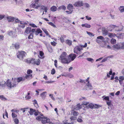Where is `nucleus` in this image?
Here are the masks:
<instances>
[{"instance_id":"nucleus-54","label":"nucleus","mask_w":124,"mask_h":124,"mask_svg":"<svg viewBox=\"0 0 124 124\" xmlns=\"http://www.w3.org/2000/svg\"><path fill=\"white\" fill-rule=\"evenodd\" d=\"M107 101V104L108 105V106H110L111 105V101L110 100L109 101Z\"/></svg>"},{"instance_id":"nucleus-34","label":"nucleus","mask_w":124,"mask_h":124,"mask_svg":"<svg viewBox=\"0 0 124 124\" xmlns=\"http://www.w3.org/2000/svg\"><path fill=\"white\" fill-rule=\"evenodd\" d=\"M33 37V33H31L29 35V36L28 38V39H31Z\"/></svg>"},{"instance_id":"nucleus-29","label":"nucleus","mask_w":124,"mask_h":124,"mask_svg":"<svg viewBox=\"0 0 124 124\" xmlns=\"http://www.w3.org/2000/svg\"><path fill=\"white\" fill-rule=\"evenodd\" d=\"M97 39H99L100 40H104V38L102 36H99L98 37H97Z\"/></svg>"},{"instance_id":"nucleus-60","label":"nucleus","mask_w":124,"mask_h":124,"mask_svg":"<svg viewBox=\"0 0 124 124\" xmlns=\"http://www.w3.org/2000/svg\"><path fill=\"white\" fill-rule=\"evenodd\" d=\"M77 121L79 122H81L83 121L82 119L80 118H78L77 119Z\"/></svg>"},{"instance_id":"nucleus-43","label":"nucleus","mask_w":124,"mask_h":124,"mask_svg":"<svg viewBox=\"0 0 124 124\" xmlns=\"http://www.w3.org/2000/svg\"><path fill=\"white\" fill-rule=\"evenodd\" d=\"M108 31H103L102 34L103 36H105L108 34Z\"/></svg>"},{"instance_id":"nucleus-48","label":"nucleus","mask_w":124,"mask_h":124,"mask_svg":"<svg viewBox=\"0 0 124 124\" xmlns=\"http://www.w3.org/2000/svg\"><path fill=\"white\" fill-rule=\"evenodd\" d=\"M68 77L70 78H72L74 77V76L73 75L70 73H68Z\"/></svg>"},{"instance_id":"nucleus-1","label":"nucleus","mask_w":124,"mask_h":124,"mask_svg":"<svg viewBox=\"0 0 124 124\" xmlns=\"http://www.w3.org/2000/svg\"><path fill=\"white\" fill-rule=\"evenodd\" d=\"M18 84L17 83L16 80H14L12 82H11L9 80L6 81V84L7 86L10 88H12L16 86Z\"/></svg>"},{"instance_id":"nucleus-5","label":"nucleus","mask_w":124,"mask_h":124,"mask_svg":"<svg viewBox=\"0 0 124 124\" xmlns=\"http://www.w3.org/2000/svg\"><path fill=\"white\" fill-rule=\"evenodd\" d=\"M85 87L86 90H92L93 89L92 85L91 84L89 83V81H88V82L86 84Z\"/></svg>"},{"instance_id":"nucleus-28","label":"nucleus","mask_w":124,"mask_h":124,"mask_svg":"<svg viewBox=\"0 0 124 124\" xmlns=\"http://www.w3.org/2000/svg\"><path fill=\"white\" fill-rule=\"evenodd\" d=\"M87 32V33L88 34V35H89V36L90 37H93V36L94 35L93 33L90 32H88V31H86Z\"/></svg>"},{"instance_id":"nucleus-22","label":"nucleus","mask_w":124,"mask_h":124,"mask_svg":"<svg viewBox=\"0 0 124 124\" xmlns=\"http://www.w3.org/2000/svg\"><path fill=\"white\" fill-rule=\"evenodd\" d=\"M35 111L36 110H35L32 108H30V111H29V112L30 115H32L33 114L34 112H35Z\"/></svg>"},{"instance_id":"nucleus-24","label":"nucleus","mask_w":124,"mask_h":124,"mask_svg":"<svg viewBox=\"0 0 124 124\" xmlns=\"http://www.w3.org/2000/svg\"><path fill=\"white\" fill-rule=\"evenodd\" d=\"M82 26L83 27H85L87 28H89L91 27V25H90L86 23L82 24Z\"/></svg>"},{"instance_id":"nucleus-42","label":"nucleus","mask_w":124,"mask_h":124,"mask_svg":"<svg viewBox=\"0 0 124 124\" xmlns=\"http://www.w3.org/2000/svg\"><path fill=\"white\" fill-rule=\"evenodd\" d=\"M83 5H84L86 8H88L90 7L89 5V4L87 3H85L84 4H83Z\"/></svg>"},{"instance_id":"nucleus-9","label":"nucleus","mask_w":124,"mask_h":124,"mask_svg":"<svg viewBox=\"0 0 124 124\" xmlns=\"http://www.w3.org/2000/svg\"><path fill=\"white\" fill-rule=\"evenodd\" d=\"M8 34L12 37H15L17 36L16 31H9Z\"/></svg>"},{"instance_id":"nucleus-30","label":"nucleus","mask_w":124,"mask_h":124,"mask_svg":"<svg viewBox=\"0 0 124 124\" xmlns=\"http://www.w3.org/2000/svg\"><path fill=\"white\" fill-rule=\"evenodd\" d=\"M35 60L33 58H32L31 59L29 60V62L30 63H31L32 64H34L35 62Z\"/></svg>"},{"instance_id":"nucleus-50","label":"nucleus","mask_w":124,"mask_h":124,"mask_svg":"<svg viewBox=\"0 0 124 124\" xmlns=\"http://www.w3.org/2000/svg\"><path fill=\"white\" fill-rule=\"evenodd\" d=\"M71 120H76V118L73 116H71L70 118Z\"/></svg>"},{"instance_id":"nucleus-55","label":"nucleus","mask_w":124,"mask_h":124,"mask_svg":"<svg viewBox=\"0 0 124 124\" xmlns=\"http://www.w3.org/2000/svg\"><path fill=\"white\" fill-rule=\"evenodd\" d=\"M96 42L99 44H100L101 43V41L100 39H97L96 38Z\"/></svg>"},{"instance_id":"nucleus-37","label":"nucleus","mask_w":124,"mask_h":124,"mask_svg":"<svg viewBox=\"0 0 124 124\" xmlns=\"http://www.w3.org/2000/svg\"><path fill=\"white\" fill-rule=\"evenodd\" d=\"M15 48L18 49L19 48V45L18 44H16L15 46Z\"/></svg>"},{"instance_id":"nucleus-56","label":"nucleus","mask_w":124,"mask_h":124,"mask_svg":"<svg viewBox=\"0 0 124 124\" xmlns=\"http://www.w3.org/2000/svg\"><path fill=\"white\" fill-rule=\"evenodd\" d=\"M49 24L52 26H53L54 27H55V25L54 24V23L52 22H50L49 23Z\"/></svg>"},{"instance_id":"nucleus-13","label":"nucleus","mask_w":124,"mask_h":124,"mask_svg":"<svg viewBox=\"0 0 124 124\" xmlns=\"http://www.w3.org/2000/svg\"><path fill=\"white\" fill-rule=\"evenodd\" d=\"M7 19L9 22H13L15 19V18L11 16H8L7 17Z\"/></svg>"},{"instance_id":"nucleus-21","label":"nucleus","mask_w":124,"mask_h":124,"mask_svg":"<svg viewBox=\"0 0 124 124\" xmlns=\"http://www.w3.org/2000/svg\"><path fill=\"white\" fill-rule=\"evenodd\" d=\"M66 43L69 46L71 45L72 42L70 40L67 39L65 41Z\"/></svg>"},{"instance_id":"nucleus-58","label":"nucleus","mask_w":124,"mask_h":124,"mask_svg":"<svg viewBox=\"0 0 124 124\" xmlns=\"http://www.w3.org/2000/svg\"><path fill=\"white\" fill-rule=\"evenodd\" d=\"M5 16L4 15H0V20L2 19Z\"/></svg>"},{"instance_id":"nucleus-7","label":"nucleus","mask_w":124,"mask_h":124,"mask_svg":"<svg viewBox=\"0 0 124 124\" xmlns=\"http://www.w3.org/2000/svg\"><path fill=\"white\" fill-rule=\"evenodd\" d=\"M59 59L61 62L64 63L68 64L70 62V61L69 59L68 60L67 58H63Z\"/></svg>"},{"instance_id":"nucleus-17","label":"nucleus","mask_w":124,"mask_h":124,"mask_svg":"<svg viewBox=\"0 0 124 124\" xmlns=\"http://www.w3.org/2000/svg\"><path fill=\"white\" fill-rule=\"evenodd\" d=\"M40 62V61L39 59H36L35 60V62L34 64L37 65H39Z\"/></svg>"},{"instance_id":"nucleus-35","label":"nucleus","mask_w":124,"mask_h":124,"mask_svg":"<svg viewBox=\"0 0 124 124\" xmlns=\"http://www.w3.org/2000/svg\"><path fill=\"white\" fill-rule=\"evenodd\" d=\"M87 60L89 62H93L94 61L93 59L91 58H86Z\"/></svg>"},{"instance_id":"nucleus-26","label":"nucleus","mask_w":124,"mask_h":124,"mask_svg":"<svg viewBox=\"0 0 124 124\" xmlns=\"http://www.w3.org/2000/svg\"><path fill=\"white\" fill-rule=\"evenodd\" d=\"M30 93H28L27 94V95L25 97V98L26 99H29L31 98V97L30 96Z\"/></svg>"},{"instance_id":"nucleus-33","label":"nucleus","mask_w":124,"mask_h":124,"mask_svg":"<svg viewBox=\"0 0 124 124\" xmlns=\"http://www.w3.org/2000/svg\"><path fill=\"white\" fill-rule=\"evenodd\" d=\"M88 106L90 108L92 109L94 108V105L92 103H90L89 104Z\"/></svg>"},{"instance_id":"nucleus-3","label":"nucleus","mask_w":124,"mask_h":124,"mask_svg":"<svg viewBox=\"0 0 124 124\" xmlns=\"http://www.w3.org/2000/svg\"><path fill=\"white\" fill-rule=\"evenodd\" d=\"M26 53L23 51H19L17 53V57L20 59L22 60L26 54Z\"/></svg>"},{"instance_id":"nucleus-2","label":"nucleus","mask_w":124,"mask_h":124,"mask_svg":"<svg viewBox=\"0 0 124 124\" xmlns=\"http://www.w3.org/2000/svg\"><path fill=\"white\" fill-rule=\"evenodd\" d=\"M113 50H118L119 49H124V45L123 43H121L120 44H117L114 45L112 46Z\"/></svg>"},{"instance_id":"nucleus-62","label":"nucleus","mask_w":124,"mask_h":124,"mask_svg":"<svg viewBox=\"0 0 124 124\" xmlns=\"http://www.w3.org/2000/svg\"><path fill=\"white\" fill-rule=\"evenodd\" d=\"M104 99L108 101H109V98L108 96H107L105 97Z\"/></svg>"},{"instance_id":"nucleus-39","label":"nucleus","mask_w":124,"mask_h":124,"mask_svg":"<svg viewBox=\"0 0 124 124\" xmlns=\"http://www.w3.org/2000/svg\"><path fill=\"white\" fill-rule=\"evenodd\" d=\"M14 122L16 124H18L19 123V120L17 118H15L14 119Z\"/></svg>"},{"instance_id":"nucleus-8","label":"nucleus","mask_w":124,"mask_h":124,"mask_svg":"<svg viewBox=\"0 0 124 124\" xmlns=\"http://www.w3.org/2000/svg\"><path fill=\"white\" fill-rule=\"evenodd\" d=\"M76 57V55L75 54H71L69 55L68 58L70 62L73 61Z\"/></svg>"},{"instance_id":"nucleus-41","label":"nucleus","mask_w":124,"mask_h":124,"mask_svg":"<svg viewBox=\"0 0 124 124\" xmlns=\"http://www.w3.org/2000/svg\"><path fill=\"white\" fill-rule=\"evenodd\" d=\"M108 59L107 57H105V58H104L103 59H102V60L101 61V62L102 63V62H105V61H107Z\"/></svg>"},{"instance_id":"nucleus-6","label":"nucleus","mask_w":124,"mask_h":124,"mask_svg":"<svg viewBox=\"0 0 124 124\" xmlns=\"http://www.w3.org/2000/svg\"><path fill=\"white\" fill-rule=\"evenodd\" d=\"M83 5V1L81 0H79L76 2L74 4L75 7H80Z\"/></svg>"},{"instance_id":"nucleus-10","label":"nucleus","mask_w":124,"mask_h":124,"mask_svg":"<svg viewBox=\"0 0 124 124\" xmlns=\"http://www.w3.org/2000/svg\"><path fill=\"white\" fill-rule=\"evenodd\" d=\"M81 108L82 105L80 104H79L74 107V109L75 110H78L80 109Z\"/></svg>"},{"instance_id":"nucleus-53","label":"nucleus","mask_w":124,"mask_h":124,"mask_svg":"<svg viewBox=\"0 0 124 124\" xmlns=\"http://www.w3.org/2000/svg\"><path fill=\"white\" fill-rule=\"evenodd\" d=\"M54 65L57 68V61L56 60H55L54 61Z\"/></svg>"},{"instance_id":"nucleus-11","label":"nucleus","mask_w":124,"mask_h":124,"mask_svg":"<svg viewBox=\"0 0 124 124\" xmlns=\"http://www.w3.org/2000/svg\"><path fill=\"white\" fill-rule=\"evenodd\" d=\"M73 6L71 4H69L67 6V9L70 11H73Z\"/></svg>"},{"instance_id":"nucleus-12","label":"nucleus","mask_w":124,"mask_h":124,"mask_svg":"<svg viewBox=\"0 0 124 124\" xmlns=\"http://www.w3.org/2000/svg\"><path fill=\"white\" fill-rule=\"evenodd\" d=\"M67 54L66 52H62L60 56V58L59 59L62 58H67Z\"/></svg>"},{"instance_id":"nucleus-59","label":"nucleus","mask_w":124,"mask_h":124,"mask_svg":"<svg viewBox=\"0 0 124 124\" xmlns=\"http://www.w3.org/2000/svg\"><path fill=\"white\" fill-rule=\"evenodd\" d=\"M39 54L41 57H42L44 55V54L42 51H40L39 52Z\"/></svg>"},{"instance_id":"nucleus-4","label":"nucleus","mask_w":124,"mask_h":124,"mask_svg":"<svg viewBox=\"0 0 124 124\" xmlns=\"http://www.w3.org/2000/svg\"><path fill=\"white\" fill-rule=\"evenodd\" d=\"M83 49V48H81L79 46H77L74 49V53L78 54H80L82 53L81 52V51Z\"/></svg>"},{"instance_id":"nucleus-36","label":"nucleus","mask_w":124,"mask_h":124,"mask_svg":"<svg viewBox=\"0 0 124 124\" xmlns=\"http://www.w3.org/2000/svg\"><path fill=\"white\" fill-rule=\"evenodd\" d=\"M73 114L74 116H77L79 114V113L77 112L74 111L73 112Z\"/></svg>"},{"instance_id":"nucleus-31","label":"nucleus","mask_w":124,"mask_h":124,"mask_svg":"<svg viewBox=\"0 0 124 124\" xmlns=\"http://www.w3.org/2000/svg\"><path fill=\"white\" fill-rule=\"evenodd\" d=\"M87 46V43H85L84 45H79V46L81 48H82V47L85 48V47H86Z\"/></svg>"},{"instance_id":"nucleus-27","label":"nucleus","mask_w":124,"mask_h":124,"mask_svg":"<svg viewBox=\"0 0 124 124\" xmlns=\"http://www.w3.org/2000/svg\"><path fill=\"white\" fill-rule=\"evenodd\" d=\"M110 42L111 44H114L116 43V40L114 39H111Z\"/></svg>"},{"instance_id":"nucleus-47","label":"nucleus","mask_w":124,"mask_h":124,"mask_svg":"<svg viewBox=\"0 0 124 124\" xmlns=\"http://www.w3.org/2000/svg\"><path fill=\"white\" fill-rule=\"evenodd\" d=\"M12 117L13 118H14L16 117H17V115H16L14 113H12Z\"/></svg>"},{"instance_id":"nucleus-16","label":"nucleus","mask_w":124,"mask_h":124,"mask_svg":"<svg viewBox=\"0 0 124 124\" xmlns=\"http://www.w3.org/2000/svg\"><path fill=\"white\" fill-rule=\"evenodd\" d=\"M6 83L5 81H2L0 82V86L3 87H5L6 85Z\"/></svg>"},{"instance_id":"nucleus-15","label":"nucleus","mask_w":124,"mask_h":124,"mask_svg":"<svg viewBox=\"0 0 124 124\" xmlns=\"http://www.w3.org/2000/svg\"><path fill=\"white\" fill-rule=\"evenodd\" d=\"M14 80H16V82L19 83L20 82L24 80V79H23L22 77H20L16 79H14Z\"/></svg>"},{"instance_id":"nucleus-20","label":"nucleus","mask_w":124,"mask_h":124,"mask_svg":"<svg viewBox=\"0 0 124 124\" xmlns=\"http://www.w3.org/2000/svg\"><path fill=\"white\" fill-rule=\"evenodd\" d=\"M47 49L50 53L52 52L53 51V48L50 45L47 47Z\"/></svg>"},{"instance_id":"nucleus-64","label":"nucleus","mask_w":124,"mask_h":124,"mask_svg":"<svg viewBox=\"0 0 124 124\" xmlns=\"http://www.w3.org/2000/svg\"><path fill=\"white\" fill-rule=\"evenodd\" d=\"M119 78L122 81L124 79V77L123 76H120L119 77Z\"/></svg>"},{"instance_id":"nucleus-32","label":"nucleus","mask_w":124,"mask_h":124,"mask_svg":"<svg viewBox=\"0 0 124 124\" xmlns=\"http://www.w3.org/2000/svg\"><path fill=\"white\" fill-rule=\"evenodd\" d=\"M110 27L112 28L113 29H114L116 28V29H117L118 27V26H116V25H111L110 26Z\"/></svg>"},{"instance_id":"nucleus-51","label":"nucleus","mask_w":124,"mask_h":124,"mask_svg":"<svg viewBox=\"0 0 124 124\" xmlns=\"http://www.w3.org/2000/svg\"><path fill=\"white\" fill-rule=\"evenodd\" d=\"M30 25L31 27H33L34 28L37 27V26L33 23L30 24Z\"/></svg>"},{"instance_id":"nucleus-14","label":"nucleus","mask_w":124,"mask_h":124,"mask_svg":"<svg viewBox=\"0 0 124 124\" xmlns=\"http://www.w3.org/2000/svg\"><path fill=\"white\" fill-rule=\"evenodd\" d=\"M66 9V7L64 5H63L60 6L57 9V10L58 11H59L61 9L65 10Z\"/></svg>"},{"instance_id":"nucleus-18","label":"nucleus","mask_w":124,"mask_h":124,"mask_svg":"<svg viewBox=\"0 0 124 124\" xmlns=\"http://www.w3.org/2000/svg\"><path fill=\"white\" fill-rule=\"evenodd\" d=\"M46 93V92H44L40 94V96L42 99H44L45 98L46 96L45 94Z\"/></svg>"},{"instance_id":"nucleus-44","label":"nucleus","mask_w":124,"mask_h":124,"mask_svg":"<svg viewBox=\"0 0 124 124\" xmlns=\"http://www.w3.org/2000/svg\"><path fill=\"white\" fill-rule=\"evenodd\" d=\"M42 31H31V32H33V33H34L36 35H38L39 33H42Z\"/></svg>"},{"instance_id":"nucleus-63","label":"nucleus","mask_w":124,"mask_h":124,"mask_svg":"<svg viewBox=\"0 0 124 124\" xmlns=\"http://www.w3.org/2000/svg\"><path fill=\"white\" fill-rule=\"evenodd\" d=\"M72 11H66L65 12L67 13L68 14H71L72 13Z\"/></svg>"},{"instance_id":"nucleus-49","label":"nucleus","mask_w":124,"mask_h":124,"mask_svg":"<svg viewBox=\"0 0 124 124\" xmlns=\"http://www.w3.org/2000/svg\"><path fill=\"white\" fill-rule=\"evenodd\" d=\"M51 44L53 46H55L56 44V43L54 41L53 42H51Z\"/></svg>"},{"instance_id":"nucleus-52","label":"nucleus","mask_w":124,"mask_h":124,"mask_svg":"<svg viewBox=\"0 0 124 124\" xmlns=\"http://www.w3.org/2000/svg\"><path fill=\"white\" fill-rule=\"evenodd\" d=\"M49 96L50 97H51V98H52V99L54 100H55V98H54V97H53V95L51 94H50L49 95Z\"/></svg>"},{"instance_id":"nucleus-40","label":"nucleus","mask_w":124,"mask_h":124,"mask_svg":"<svg viewBox=\"0 0 124 124\" xmlns=\"http://www.w3.org/2000/svg\"><path fill=\"white\" fill-rule=\"evenodd\" d=\"M0 99H1L2 100L4 101L6 99L3 95H0Z\"/></svg>"},{"instance_id":"nucleus-45","label":"nucleus","mask_w":124,"mask_h":124,"mask_svg":"<svg viewBox=\"0 0 124 124\" xmlns=\"http://www.w3.org/2000/svg\"><path fill=\"white\" fill-rule=\"evenodd\" d=\"M55 70L54 69H53L51 71V73L52 75H53L55 74Z\"/></svg>"},{"instance_id":"nucleus-46","label":"nucleus","mask_w":124,"mask_h":124,"mask_svg":"<svg viewBox=\"0 0 124 124\" xmlns=\"http://www.w3.org/2000/svg\"><path fill=\"white\" fill-rule=\"evenodd\" d=\"M32 71L31 70H28L27 71V73L28 75H30L31 73H32Z\"/></svg>"},{"instance_id":"nucleus-61","label":"nucleus","mask_w":124,"mask_h":124,"mask_svg":"<svg viewBox=\"0 0 124 124\" xmlns=\"http://www.w3.org/2000/svg\"><path fill=\"white\" fill-rule=\"evenodd\" d=\"M60 39L62 43H63L64 41V39L62 37H61L60 38Z\"/></svg>"},{"instance_id":"nucleus-25","label":"nucleus","mask_w":124,"mask_h":124,"mask_svg":"<svg viewBox=\"0 0 124 124\" xmlns=\"http://www.w3.org/2000/svg\"><path fill=\"white\" fill-rule=\"evenodd\" d=\"M119 9L121 12H124V6H121L119 8Z\"/></svg>"},{"instance_id":"nucleus-38","label":"nucleus","mask_w":124,"mask_h":124,"mask_svg":"<svg viewBox=\"0 0 124 124\" xmlns=\"http://www.w3.org/2000/svg\"><path fill=\"white\" fill-rule=\"evenodd\" d=\"M36 119L38 121H40L42 119V118L40 116H39L37 117Z\"/></svg>"},{"instance_id":"nucleus-23","label":"nucleus","mask_w":124,"mask_h":124,"mask_svg":"<svg viewBox=\"0 0 124 124\" xmlns=\"http://www.w3.org/2000/svg\"><path fill=\"white\" fill-rule=\"evenodd\" d=\"M25 77L26 79H29L32 78V75H26Z\"/></svg>"},{"instance_id":"nucleus-57","label":"nucleus","mask_w":124,"mask_h":124,"mask_svg":"<svg viewBox=\"0 0 124 124\" xmlns=\"http://www.w3.org/2000/svg\"><path fill=\"white\" fill-rule=\"evenodd\" d=\"M31 28L30 27H27L25 31H31Z\"/></svg>"},{"instance_id":"nucleus-19","label":"nucleus","mask_w":124,"mask_h":124,"mask_svg":"<svg viewBox=\"0 0 124 124\" xmlns=\"http://www.w3.org/2000/svg\"><path fill=\"white\" fill-rule=\"evenodd\" d=\"M57 9V8L55 6H52L50 8L51 10L53 12L55 11Z\"/></svg>"}]
</instances>
